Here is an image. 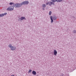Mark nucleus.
Listing matches in <instances>:
<instances>
[{"label": "nucleus", "instance_id": "1", "mask_svg": "<svg viewBox=\"0 0 76 76\" xmlns=\"http://www.w3.org/2000/svg\"><path fill=\"white\" fill-rule=\"evenodd\" d=\"M57 20V17L56 16H54L53 17L52 16H50V20H51V23H53L54 22L53 20Z\"/></svg>", "mask_w": 76, "mask_h": 76}, {"label": "nucleus", "instance_id": "2", "mask_svg": "<svg viewBox=\"0 0 76 76\" xmlns=\"http://www.w3.org/2000/svg\"><path fill=\"white\" fill-rule=\"evenodd\" d=\"M22 6V3L20 4L19 3H17L16 4H15L14 5V7H20L21 6Z\"/></svg>", "mask_w": 76, "mask_h": 76}, {"label": "nucleus", "instance_id": "3", "mask_svg": "<svg viewBox=\"0 0 76 76\" xmlns=\"http://www.w3.org/2000/svg\"><path fill=\"white\" fill-rule=\"evenodd\" d=\"M13 9H14V7H13V8H12L11 7H10L7 9V10L8 11H12V10H13Z\"/></svg>", "mask_w": 76, "mask_h": 76}, {"label": "nucleus", "instance_id": "4", "mask_svg": "<svg viewBox=\"0 0 76 76\" xmlns=\"http://www.w3.org/2000/svg\"><path fill=\"white\" fill-rule=\"evenodd\" d=\"M48 4H49V6H51L52 4H53L54 5H55L54 3L52 2H48L46 3V5H48Z\"/></svg>", "mask_w": 76, "mask_h": 76}, {"label": "nucleus", "instance_id": "5", "mask_svg": "<svg viewBox=\"0 0 76 76\" xmlns=\"http://www.w3.org/2000/svg\"><path fill=\"white\" fill-rule=\"evenodd\" d=\"M22 5H25V4H29V2L28 1H24L23 2L21 3Z\"/></svg>", "mask_w": 76, "mask_h": 76}, {"label": "nucleus", "instance_id": "6", "mask_svg": "<svg viewBox=\"0 0 76 76\" xmlns=\"http://www.w3.org/2000/svg\"><path fill=\"white\" fill-rule=\"evenodd\" d=\"M16 48L15 46H12L11 48H10V50H12V51H14V50H16Z\"/></svg>", "mask_w": 76, "mask_h": 76}, {"label": "nucleus", "instance_id": "7", "mask_svg": "<svg viewBox=\"0 0 76 76\" xmlns=\"http://www.w3.org/2000/svg\"><path fill=\"white\" fill-rule=\"evenodd\" d=\"M26 20V18H25V17H22L20 18H19V20Z\"/></svg>", "mask_w": 76, "mask_h": 76}, {"label": "nucleus", "instance_id": "8", "mask_svg": "<svg viewBox=\"0 0 76 76\" xmlns=\"http://www.w3.org/2000/svg\"><path fill=\"white\" fill-rule=\"evenodd\" d=\"M7 14V13H4L3 14H0V17H3V16H5V15H6Z\"/></svg>", "mask_w": 76, "mask_h": 76}, {"label": "nucleus", "instance_id": "9", "mask_svg": "<svg viewBox=\"0 0 76 76\" xmlns=\"http://www.w3.org/2000/svg\"><path fill=\"white\" fill-rule=\"evenodd\" d=\"M53 52L54 55L55 56H57V51L56 50H54Z\"/></svg>", "mask_w": 76, "mask_h": 76}, {"label": "nucleus", "instance_id": "10", "mask_svg": "<svg viewBox=\"0 0 76 76\" xmlns=\"http://www.w3.org/2000/svg\"><path fill=\"white\" fill-rule=\"evenodd\" d=\"M32 73L33 75H37V72L35 71H33L32 72Z\"/></svg>", "mask_w": 76, "mask_h": 76}, {"label": "nucleus", "instance_id": "11", "mask_svg": "<svg viewBox=\"0 0 76 76\" xmlns=\"http://www.w3.org/2000/svg\"><path fill=\"white\" fill-rule=\"evenodd\" d=\"M66 75V74H63L62 73H61L59 75V76H67Z\"/></svg>", "mask_w": 76, "mask_h": 76}, {"label": "nucleus", "instance_id": "12", "mask_svg": "<svg viewBox=\"0 0 76 76\" xmlns=\"http://www.w3.org/2000/svg\"><path fill=\"white\" fill-rule=\"evenodd\" d=\"M8 47L9 48H12V44H10L8 45Z\"/></svg>", "mask_w": 76, "mask_h": 76}, {"label": "nucleus", "instance_id": "13", "mask_svg": "<svg viewBox=\"0 0 76 76\" xmlns=\"http://www.w3.org/2000/svg\"><path fill=\"white\" fill-rule=\"evenodd\" d=\"M63 1L62 0H56V1L57 2H61Z\"/></svg>", "mask_w": 76, "mask_h": 76}, {"label": "nucleus", "instance_id": "14", "mask_svg": "<svg viewBox=\"0 0 76 76\" xmlns=\"http://www.w3.org/2000/svg\"><path fill=\"white\" fill-rule=\"evenodd\" d=\"M42 6L43 7L45 8L46 7V5H45V4H42Z\"/></svg>", "mask_w": 76, "mask_h": 76}, {"label": "nucleus", "instance_id": "15", "mask_svg": "<svg viewBox=\"0 0 76 76\" xmlns=\"http://www.w3.org/2000/svg\"><path fill=\"white\" fill-rule=\"evenodd\" d=\"M72 32L73 34H76V31L75 30H73Z\"/></svg>", "mask_w": 76, "mask_h": 76}, {"label": "nucleus", "instance_id": "16", "mask_svg": "<svg viewBox=\"0 0 76 76\" xmlns=\"http://www.w3.org/2000/svg\"><path fill=\"white\" fill-rule=\"evenodd\" d=\"M52 1V2H53L54 3H55V2H56V0H51Z\"/></svg>", "mask_w": 76, "mask_h": 76}, {"label": "nucleus", "instance_id": "17", "mask_svg": "<svg viewBox=\"0 0 76 76\" xmlns=\"http://www.w3.org/2000/svg\"><path fill=\"white\" fill-rule=\"evenodd\" d=\"M52 13V12H51V11H50L49 12V15H51V14Z\"/></svg>", "mask_w": 76, "mask_h": 76}, {"label": "nucleus", "instance_id": "18", "mask_svg": "<svg viewBox=\"0 0 76 76\" xmlns=\"http://www.w3.org/2000/svg\"><path fill=\"white\" fill-rule=\"evenodd\" d=\"M14 4V3L10 2V3L9 4H10V5H12V4Z\"/></svg>", "mask_w": 76, "mask_h": 76}, {"label": "nucleus", "instance_id": "19", "mask_svg": "<svg viewBox=\"0 0 76 76\" xmlns=\"http://www.w3.org/2000/svg\"><path fill=\"white\" fill-rule=\"evenodd\" d=\"M31 72H32V70L29 69L28 71V73H31Z\"/></svg>", "mask_w": 76, "mask_h": 76}, {"label": "nucleus", "instance_id": "20", "mask_svg": "<svg viewBox=\"0 0 76 76\" xmlns=\"http://www.w3.org/2000/svg\"><path fill=\"white\" fill-rule=\"evenodd\" d=\"M42 9L43 10H45V9L44 8H42Z\"/></svg>", "mask_w": 76, "mask_h": 76}, {"label": "nucleus", "instance_id": "21", "mask_svg": "<svg viewBox=\"0 0 76 76\" xmlns=\"http://www.w3.org/2000/svg\"><path fill=\"white\" fill-rule=\"evenodd\" d=\"M70 70H72V68H71Z\"/></svg>", "mask_w": 76, "mask_h": 76}, {"label": "nucleus", "instance_id": "22", "mask_svg": "<svg viewBox=\"0 0 76 76\" xmlns=\"http://www.w3.org/2000/svg\"><path fill=\"white\" fill-rule=\"evenodd\" d=\"M11 76H15V75H11Z\"/></svg>", "mask_w": 76, "mask_h": 76}, {"label": "nucleus", "instance_id": "23", "mask_svg": "<svg viewBox=\"0 0 76 76\" xmlns=\"http://www.w3.org/2000/svg\"><path fill=\"white\" fill-rule=\"evenodd\" d=\"M18 20H19V19H18Z\"/></svg>", "mask_w": 76, "mask_h": 76}]
</instances>
